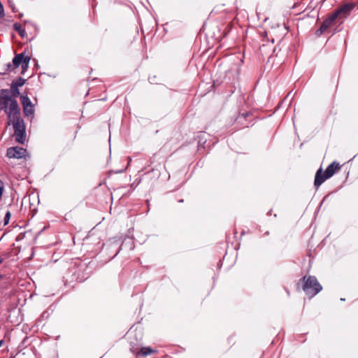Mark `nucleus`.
<instances>
[{
    "mask_svg": "<svg viewBox=\"0 0 358 358\" xmlns=\"http://www.w3.org/2000/svg\"><path fill=\"white\" fill-rule=\"evenodd\" d=\"M10 93H11V95H12L13 97H17V96H18V95L20 94V92H19L18 87H13V85H10Z\"/></svg>",
    "mask_w": 358,
    "mask_h": 358,
    "instance_id": "13",
    "label": "nucleus"
},
{
    "mask_svg": "<svg viewBox=\"0 0 358 358\" xmlns=\"http://www.w3.org/2000/svg\"><path fill=\"white\" fill-rule=\"evenodd\" d=\"M27 151L21 147H11L7 149L6 156L9 158L22 159L26 157Z\"/></svg>",
    "mask_w": 358,
    "mask_h": 358,
    "instance_id": "5",
    "label": "nucleus"
},
{
    "mask_svg": "<svg viewBox=\"0 0 358 358\" xmlns=\"http://www.w3.org/2000/svg\"><path fill=\"white\" fill-rule=\"evenodd\" d=\"M21 103L23 107V112L25 117H33L34 110V106L28 96H22Z\"/></svg>",
    "mask_w": 358,
    "mask_h": 358,
    "instance_id": "6",
    "label": "nucleus"
},
{
    "mask_svg": "<svg viewBox=\"0 0 358 358\" xmlns=\"http://www.w3.org/2000/svg\"><path fill=\"white\" fill-rule=\"evenodd\" d=\"M155 352V350H153L150 347H143V348H141V350L138 352H136L134 351H133L134 353H136V355H141V356L143 357H146L149 355H151L152 353H153Z\"/></svg>",
    "mask_w": 358,
    "mask_h": 358,
    "instance_id": "10",
    "label": "nucleus"
},
{
    "mask_svg": "<svg viewBox=\"0 0 358 358\" xmlns=\"http://www.w3.org/2000/svg\"><path fill=\"white\" fill-rule=\"evenodd\" d=\"M15 103L17 106L19 107L17 101L15 99H12L10 94V91L6 89L0 90V106L1 109H3L8 115L11 112L13 103Z\"/></svg>",
    "mask_w": 358,
    "mask_h": 358,
    "instance_id": "4",
    "label": "nucleus"
},
{
    "mask_svg": "<svg viewBox=\"0 0 358 358\" xmlns=\"http://www.w3.org/2000/svg\"><path fill=\"white\" fill-rule=\"evenodd\" d=\"M13 29L18 32V34L22 37H24L27 35V33L24 29H22L21 24L20 23H15L13 24Z\"/></svg>",
    "mask_w": 358,
    "mask_h": 358,
    "instance_id": "11",
    "label": "nucleus"
},
{
    "mask_svg": "<svg viewBox=\"0 0 358 358\" xmlns=\"http://www.w3.org/2000/svg\"><path fill=\"white\" fill-rule=\"evenodd\" d=\"M25 83V80L22 78H19L17 80L12 82L11 85H13V87H22Z\"/></svg>",
    "mask_w": 358,
    "mask_h": 358,
    "instance_id": "12",
    "label": "nucleus"
},
{
    "mask_svg": "<svg viewBox=\"0 0 358 358\" xmlns=\"http://www.w3.org/2000/svg\"><path fill=\"white\" fill-rule=\"evenodd\" d=\"M0 108H1V106H0Z\"/></svg>",
    "mask_w": 358,
    "mask_h": 358,
    "instance_id": "18",
    "label": "nucleus"
},
{
    "mask_svg": "<svg viewBox=\"0 0 358 358\" xmlns=\"http://www.w3.org/2000/svg\"><path fill=\"white\" fill-rule=\"evenodd\" d=\"M29 61L30 57L29 56H24V53H20L14 57L13 63L15 68H17L22 64V69H24L28 67Z\"/></svg>",
    "mask_w": 358,
    "mask_h": 358,
    "instance_id": "7",
    "label": "nucleus"
},
{
    "mask_svg": "<svg viewBox=\"0 0 358 358\" xmlns=\"http://www.w3.org/2000/svg\"><path fill=\"white\" fill-rule=\"evenodd\" d=\"M8 69H10L12 68V65L10 63L8 64Z\"/></svg>",
    "mask_w": 358,
    "mask_h": 358,
    "instance_id": "16",
    "label": "nucleus"
},
{
    "mask_svg": "<svg viewBox=\"0 0 358 358\" xmlns=\"http://www.w3.org/2000/svg\"><path fill=\"white\" fill-rule=\"evenodd\" d=\"M11 214L10 211H7L4 217V225L8 224Z\"/></svg>",
    "mask_w": 358,
    "mask_h": 358,
    "instance_id": "14",
    "label": "nucleus"
},
{
    "mask_svg": "<svg viewBox=\"0 0 358 358\" xmlns=\"http://www.w3.org/2000/svg\"><path fill=\"white\" fill-rule=\"evenodd\" d=\"M355 8L354 3H346L342 6L341 8L335 10L333 13L336 14L338 18L340 15L347 17L350 15L351 10Z\"/></svg>",
    "mask_w": 358,
    "mask_h": 358,
    "instance_id": "8",
    "label": "nucleus"
},
{
    "mask_svg": "<svg viewBox=\"0 0 358 358\" xmlns=\"http://www.w3.org/2000/svg\"><path fill=\"white\" fill-rule=\"evenodd\" d=\"M325 31H326V29H323L322 26L321 25V27L316 31V34L317 36H320Z\"/></svg>",
    "mask_w": 358,
    "mask_h": 358,
    "instance_id": "15",
    "label": "nucleus"
},
{
    "mask_svg": "<svg viewBox=\"0 0 358 358\" xmlns=\"http://www.w3.org/2000/svg\"><path fill=\"white\" fill-rule=\"evenodd\" d=\"M11 110L8 114V124L13 126L15 141L23 144L26 140V131L24 122L20 117V108L13 103Z\"/></svg>",
    "mask_w": 358,
    "mask_h": 358,
    "instance_id": "1",
    "label": "nucleus"
},
{
    "mask_svg": "<svg viewBox=\"0 0 358 358\" xmlns=\"http://www.w3.org/2000/svg\"><path fill=\"white\" fill-rule=\"evenodd\" d=\"M301 281L303 282L302 289L307 295L312 296L319 293L322 287L315 276H304Z\"/></svg>",
    "mask_w": 358,
    "mask_h": 358,
    "instance_id": "3",
    "label": "nucleus"
},
{
    "mask_svg": "<svg viewBox=\"0 0 358 358\" xmlns=\"http://www.w3.org/2000/svg\"><path fill=\"white\" fill-rule=\"evenodd\" d=\"M339 163L333 162L326 169L324 173H322V168L319 169L315 174L314 185L318 188L327 179L334 176L335 173L341 169Z\"/></svg>",
    "mask_w": 358,
    "mask_h": 358,
    "instance_id": "2",
    "label": "nucleus"
},
{
    "mask_svg": "<svg viewBox=\"0 0 358 358\" xmlns=\"http://www.w3.org/2000/svg\"><path fill=\"white\" fill-rule=\"evenodd\" d=\"M337 19L336 14L332 13L328 18H327L322 24V28L326 30L331 27Z\"/></svg>",
    "mask_w": 358,
    "mask_h": 358,
    "instance_id": "9",
    "label": "nucleus"
},
{
    "mask_svg": "<svg viewBox=\"0 0 358 358\" xmlns=\"http://www.w3.org/2000/svg\"><path fill=\"white\" fill-rule=\"evenodd\" d=\"M1 262H2V259H0V264H1Z\"/></svg>",
    "mask_w": 358,
    "mask_h": 358,
    "instance_id": "17",
    "label": "nucleus"
}]
</instances>
